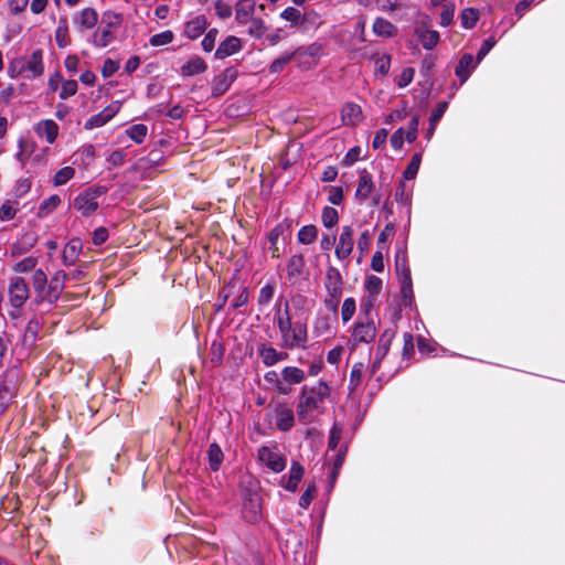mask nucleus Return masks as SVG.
<instances>
[{
    "mask_svg": "<svg viewBox=\"0 0 565 565\" xmlns=\"http://www.w3.org/2000/svg\"><path fill=\"white\" fill-rule=\"evenodd\" d=\"M331 395V387L326 381L303 385L297 403V416L301 424L313 423L324 412V403Z\"/></svg>",
    "mask_w": 565,
    "mask_h": 565,
    "instance_id": "nucleus-1",
    "label": "nucleus"
},
{
    "mask_svg": "<svg viewBox=\"0 0 565 565\" xmlns=\"http://www.w3.org/2000/svg\"><path fill=\"white\" fill-rule=\"evenodd\" d=\"M65 278V271L58 270L49 281L46 274L42 269H35L32 274L35 305L47 306L46 310L49 311L60 299L64 290Z\"/></svg>",
    "mask_w": 565,
    "mask_h": 565,
    "instance_id": "nucleus-2",
    "label": "nucleus"
},
{
    "mask_svg": "<svg viewBox=\"0 0 565 565\" xmlns=\"http://www.w3.org/2000/svg\"><path fill=\"white\" fill-rule=\"evenodd\" d=\"M395 269L401 285V296L405 306H412L414 301L413 280L407 262L405 246H398L395 252Z\"/></svg>",
    "mask_w": 565,
    "mask_h": 565,
    "instance_id": "nucleus-3",
    "label": "nucleus"
},
{
    "mask_svg": "<svg viewBox=\"0 0 565 565\" xmlns=\"http://www.w3.org/2000/svg\"><path fill=\"white\" fill-rule=\"evenodd\" d=\"M257 460L274 473H280L287 467V458L281 454L276 444L259 447Z\"/></svg>",
    "mask_w": 565,
    "mask_h": 565,
    "instance_id": "nucleus-4",
    "label": "nucleus"
},
{
    "mask_svg": "<svg viewBox=\"0 0 565 565\" xmlns=\"http://www.w3.org/2000/svg\"><path fill=\"white\" fill-rule=\"evenodd\" d=\"M280 345L285 350L307 349L308 329L306 323L295 322L280 333Z\"/></svg>",
    "mask_w": 565,
    "mask_h": 565,
    "instance_id": "nucleus-5",
    "label": "nucleus"
},
{
    "mask_svg": "<svg viewBox=\"0 0 565 565\" xmlns=\"http://www.w3.org/2000/svg\"><path fill=\"white\" fill-rule=\"evenodd\" d=\"M377 334L373 318L358 317L351 329L350 342L353 347L372 343Z\"/></svg>",
    "mask_w": 565,
    "mask_h": 565,
    "instance_id": "nucleus-6",
    "label": "nucleus"
},
{
    "mask_svg": "<svg viewBox=\"0 0 565 565\" xmlns=\"http://www.w3.org/2000/svg\"><path fill=\"white\" fill-rule=\"evenodd\" d=\"M30 298V288L23 277L13 276L8 284V299L10 306L20 310Z\"/></svg>",
    "mask_w": 565,
    "mask_h": 565,
    "instance_id": "nucleus-7",
    "label": "nucleus"
},
{
    "mask_svg": "<svg viewBox=\"0 0 565 565\" xmlns=\"http://www.w3.org/2000/svg\"><path fill=\"white\" fill-rule=\"evenodd\" d=\"M242 514L245 521L256 524L262 520V498L255 491H248L243 499Z\"/></svg>",
    "mask_w": 565,
    "mask_h": 565,
    "instance_id": "nucleus-8",
    "label": "nucleus"
},
{
    "mask_svg": "<svg viewBox=\"0 0 565 565\" xmlns=\"http://www.w3.org/2000/svg\"><path fill=\"white\" fill-rule=\"evenodd\" d=\"M103 193L100 189H88L75 198L74 207L81 212H94L100 206Z\"/></svg>",
    "mask_w": 565,
    "mask_h": 565,
    "instance_id": "nucleus-9",
    "label": "nucleus"
},
{
    "mask_svg": "<svg viewBox=\"0 0 565 565\" xmlns=\"http://www.w3.org/2000/svg\"><path fill=\"white\" fill-rule=\"evenodd\" d=\"M323 47L320 43H311L307 46H300L294 51L299 65L310 68L317 60L321 57Z\"/></svg>",
    "mask_w": 565,
    "mask_h": 565,
    "instance_id": "nucleus-10",
    "label": "nucleus"
},
{
    "mask_svg": "<svg viewBox=\"0 0 565 565\" xmlns=\"http://www.w3.org/2000/svg\"><path fill=\"white\" fill-rule=\"evenodd\" d=\"M257 352L263 364L267 367L274 366L279 362L288 360L289 358L287 351H279L270 343H260L257 347Z\"/></svg>",
    "mask_w": 565,
    "mask_h": 565,
    "instance_id": "nucleus-11",
    "label": "nucleus"
},
{
    "mask_svg": "<svg viewBox=\"0 0 565 565\" xmlns=\"http://www.w3.org/2000/svg\"><path fill=\"white\" fill-rule=\"evenodd\" d=\"M120 108L121 103L119 100L110 103L100 113L87 119L84 126L85 129L90 130L106 125L120 110Z\"/></svg>",
    "mask_w": 565,
    "mask_h": 565,
    "instance_id": "nucleus-12",
    "label": "nucleus"
},
{
    "mask_svg": "<svg viewBox=\"0 0 565 565\" xmlns=\"http://www.w3.org/2000/svg\"><path fill=\"white\" fill-rule=\"evenodd\" d=\"M21 63L28 78L39 77L44 72L42 51L40 50L34 51L29 57H21Z\"/></svg>",
    "mask_w": 565,
    "mask_h": 565,
    "instance_id": "nucleus-13",
    "label": "nucleus"
},
{
    "mask_svg": "<svg viewBox=\"0 0 565 565\" xmlns=\"http://www.w3.org/2000/svg\"><path fill=\"white\" fill-rule=\"evenodd\" d=\"M353 228L349 225L343 226L335 246L337 258L339 260H348L353 250Z\"/></svg>",
    "mask_w": 565,
    "mask_h": 565,
    "instance_id": "nucleus-14",
    "label": "nucleus"
},
{
    "mask_svg": "<svg viewBox=\"0 0 565 565\" xmlns=\"http://www.w3.org/2000/svg\"><path fill=\"white\" fill-rule=\"evenodd\" d=\"M275 425L280 431H289L295 425V413L286 404H278L275 408Z\"/></svg>",
    "mask_w": 565,
    "mask_h": 565,
    "instance_id": "nucleus-15",
    "label": "nucleus"
},
{
    "mask_svg": "<svg viewBox=\"0 0 565 565\" xmlns=\"http://www.w3.org/2000/svg\"><path fill=\"white\" fill-rule=\"evenodd\" d=\"M303 475L305 469L302 465L298 461H292L289 473L287 476L281 477L280 486L287 491L295 492L298 489V486L302 480Z\"/></svg>",
    "mask_w": 565,
    "mask_h": 565,
    "instance_id": "nucleus-16",
    "label": "nucleus"
},
{
    "mask_svg": "<svg viewBox=\"0 0 565 565\" xmlns=\"http://www.w3.org/2000/svg\"><path fill=\"white\" fill-rule=\"evenodd\" d=\"M282 383L285 387L288 388V395L292 392V386L301 384L306 377L307 373L305 370L298 366H285L281 370Z\"/></svg>",
    "mask_w": 565,
    "mask_h": 565,
    "instance_id": "nucleus-17",
    "label": "nucleus"
},
{
    "mask_svg": "<svg viewBox=\"0 0 565 565\" xmlns=\"http://www.w3.org/2000/svg\"><path fill=\"white\" fill-rule=\"evenodd\" d=\"M73 23L79 30L93 29L98 21V14L93 8H85L76 12L73 18Z\"/></svg>",
    "mask_w": 565,
    "mask_h": 565,
    "instance_id": "nucleus-18",
    "label": "nucleus"
},
{
    "mask_svg": "<svg viewBox=\"0 0 565 565\" xmlns=\"http://www.w3.org/2000/svg\"><path fill=\"white\" fill-rule=\"evenodd\" d=\"M255 13L254 0H238L235 4V20L239 25L247 24Z\"/></svg>",
    "mask_w": 565,
    "mask_h": 565,
    "instance_id": "nucleus-19",
    "label": "nucleus"
},
{
    "mask_svg": "<svg viewBox=\"0 0 565 565\" xmlns=\"http://www.w3.org/2000/svg\"><path fill=\"white\" fill-rule=\"evenodd\" d=\"M374 190L372 175L369 171L362 170L359 173L358 186L355 196L361 201L369 199Z\"/></svg>",
    "mask_w": 565,
    "mask_h": 565,
    "instance_id": "nucleus-20",
    "label": "nucleus"
},
{
    "mask_svg": "<svg viewBox=\"0 0 565 565\" xmlns=\"http://www.w3.org/2000/svg\"><path fill=\"white\" fill-rule=\"evenodd\" d=\"M209 22L205 15H196L184 25V34L191 40L198 39L207 29Z\"/></svg>",
    "mask_w": 565,
    "mask_h": 565,
    "instance_id": "nucleus-21",
    "label": "nucleus"
},
{
    "mask_svg": "<svg viewBox=\"0 0 565 565\" xmlns=\"http://www.w3.org/2000/svg\"><path fill=\"white\" fill-rule=\"evenodd\" d=\"M35 132L39 137L45 138L47 143H53L58 134V126L52 119H43L35 126Z\"/></svg>",
    "mask_w": 565,
    "mask_h": 565,
    "instance_id": "nucleus-22",
    "label": "nucleus"
},
{
    "mask_svg": "<svg viewBox=\"0 0 565 565\" xmlns=\"http://www.w3.org/2000/svg\"><path fill=\"white\" fill-rule=\"evenodd\" d=\"M241 49V40L236 36H227L216 49L215 57L225 58L238 52Z\"/></svg>",
    "mask_w": 565,
    "mask_h": 565,
    "instance_id": "nucleus-23",
    "label": "nucleus"
},
{
    "mask_svg": "<svg viewBox=\"0 0 565 565\" xmlns=\"http://www.w3.org/2000/svg\"><path fill=\"white\" fill-rule=\"evenodd\" d=\"M235 79V72L233 70H225L218 76L215 77L213 83V95H223L232 85Z\"/></svg>",
    "mask_w": 565,
    "mask_h": 565,
    "instance_id": "nucleus-24",
    "label": "nucleus"
},
{
    "mask_svg": "<svg viewBox=\"0 0 565 565\" xmlns=\"http://www.w3.org/2000/svg\"><path fill=\"white\" fill-rule=\"evenodd\" d=\"M415 33L423 47L426 50H433L439 42V33L426 26H418Z\"/></svg>",
    "mask_w": 565,
    "mask_h": 565,
    "instance_id": "nucleus-25",
    "label": "nucleus"
},
{
    "mask_svg": "<svg viewBox=\"0 0 565 565\" xmlns=\"http://www.w3.org/2000/svg\"><path fill=\"white\" fill-rule=\"evenodd\" d=\"M341 117L345 125L355 126L362 120V109L356 104L348 103L342 107Z\"/></svg>",
    "mask_w": 565,
    "mask_h": 565,
    "instance_id": "nucleus-26",
    "label": "nucleus"
},
{
    "mask_svg": "<svg viewBox=\"0 0 565 565\" xmlns=\"http://www.w3.org/2000/svg\"><path fill=\"white\" fill-rule=\"evenodd\" d=\"M274 322L278 328L279 333L287 331V328L292 324L289 303L286 301L284 307L279 306L274 315Z\"/></svg>",
    "mask_w": 565,
    "mask_h": 565,
    "instance_id": "nucleus-27",
    "label": "nucleus"
},
{
    "mask_svg": "<svg viewBox=\"0 0 565 565\" xmlns=\"http://www.w3.org/2000/svg\"><path fill=\"white\" fill-rule=\"evenodd\" d=\"M332 317L330 315L319 313L312 324V331L316 337L330 335L332 333Z\"/></svg>",
    "mask_w": 565,
    "mask_h": 565,
    "instance_id": "nucleus-28",
    "label": "nucleus"
},
{
    "mask_svg": "<svg viewBox=\"0 0 565 565\" xmlns=\"http://www.w3.org/2000/svg\"><path fill=\"white\" fill-rule=\"evenodd\" d=\"M83 243L79 238H72L64 247L63 260L66 266L73 265L82 252Z\"/></svg>",
    "mask_w": 565,
    "mask_h": 565,
    "instance_id": "nucleus-29",
    "label": "nucleus"
},
{
    "mask_svg": "<svg viewBox=\"0 0 565 565\" xmlns=\"http://www.w3.org/2000/svg\"><path fill=\"white\" fill-rule=\"evenodd\" d=\"M305 258L302 255H292L287 263V276L289 280H297L302 275Z\"/></svg>",
    "mask_w": 565,
    "mask_h": 565,
    "instance_id": "nucleus-30",
    "label": "nucleus"
},
{
    "mask_svg": "<svg viewBox=\"0 0 565 565\" xmlns=\"http://www.w3.org/2000/svg\"><path fill=\"white\" fill-rule=\"evenodd\" d=\"M476 64L477 62L475 63V58L471 54L462 55L456 67V75L461 79V83L468 79Z\"/></svg>",
    "mask_w": 565,
    "mask_h": 565,
    "instance_id": "nucleus-31",
    "label": "nucleus"
},
{
    "mask_svg": "<svg viewBox=\"0 0 565 565\" xmlns=\"http://www.w3.org/2000/svg\"><path fill=\"white\" fill-rule=\"evenodd\" d=\"M207 459L210 469L214 472L218 471L224 460V454L218 444H210L207 449Z\"/></svg>",
    "mask_w": 565,
    "mask_h": 565,
    "instance_id": "nucleus-32",
    "label": "nucleus"
},
{
    "mask_svg": "<svg viewBox=\"0 0 565 565\" xmlns=\"http://www.w3.org/2000/svg\"><path fill=\"white\" fill-rule=\"evenodd\" d=\"M394 337H395V331L393 329H386L381 334V337L379 339V344L375 349V355L379 359H384L387 355Z\"/></svg>",
    "mask_w": 565,
    "mask_h": 565,
    "instance_id": "nucleus-33",
    "label": "nucleus"
},
{
    "mask_svg": "<svg viewBox=\"0 0 565 565\" xmlns=\"http://www.w3.org/2000/svg\"><path fill=\"white\" fill-rule=\"evenodd\" d=\"M205 70V62L201 57L195 56L181 67V74L182 76L189 77L203 73Z\"/></svg>",
    "mask_w": 565,
    "mask_h": 565,
    "instance_id": "nucleus-34",
    "label": "nucleus"
},
{
    "mask_svg": "<svg viewBox=\"0 0 565 565\" xmlns=\"http://www.w3.org/2000/svg\"><path fill=\"white\" fill-rule=\"evenodd\" d=\"M114 40L111 28L108 25L96 30L93 34V44L97 47H106Z\"/></svg>",
    "mask_w": 565,
    "mask_h": 565,
    "instance_id": "nucleus-35",
    "label": "nucleus"
},
{
    "mask_svg": "<svg viewBox=\"0 0 565 565\" xmlns=\"http://www.w3.org/2000/svg\"><path fill=\"white\" fill-rule=\"evenodd\" d=\"M264 380L267 384L274 387L280 395H288V388L282 383L281 373L276 371H268L264 375Z\"/></svg>",
    "mask_w": 565,
    "mask_h": 565,
    "instance_id": "nucleus-36",
    "label": "nucleus"
},
{
    "mask_svg": "<svg viewBox=\"0 0 565 565\" xmlns=\"http://www.w3.org/2000/svg\"><path fill=\"white\" fill-rule=\"evenodd\" d=\"M55 42L63 49L70 44L68 25L66 19H61L55 30Z\"/></svg>",
    "mask_w": 565,
    "mask_h": 565,
    "instance_id": "nucleus-37",
    "label": "nucleus"
},
{
    "mask_svg": "<svg viewBox=\"0 0 565 565\" xmlns=\"http://www.w3.org/2000/svg\"><path fill=\"white\" fill-rule=\"evenodd\" d=\"M379 297L364 294L360 300V312L358 317L373 318L372 311L375 308V303Z\"/></svg>",
    "mask_w": 565,
    "mask_h": 565,
    "instance_id": "nucleus-38",
    "label": "nucleus"
},
{
    "mask_svg": "<svg viewBox=\"0 0 565 565\" xmlns=\"http://www.w3.org/2000/svg\"><path fill=\"white\" fill-rule=\"evenodd\" d=\"M447 109V103L446 102H441L439 103L436 108L434 109L430 118H429V128L427 130V138L430 139L436 127H437V124L438 121L441 119V117L444 116L445 111Z\"/></svg>",
    "mask_w": 565,
    "mask_h": 565,
    "instance_id": "nucleus-39",
    "label": "nucleus"
},
{
    "mask_svg": "<svg viewBox=\"0 0 565 565\" xmlns=\"http://www.w3.org/2000/svg\"><path fill=\"white\" fill-rule=\"evenodd\" d=\"M364 373V364L363 363H355L352 366L351 373H350V381H349V390L351 392H354L360 384L362 383Z\"/></svg>",
    "mask_w": 565,
    "mask_h": 565,
    "instance_id": "nucleus-40",
    "label": "nucleus"
},
{
    "mask_svg": "<svg viewBox=\"0 0 565 565\" xmlns=\"http://www.w3.org/2000/svg\"><path fill=\"white\" fill-rule=\"evenodd\" d=\"M36 243V237L33 233H26L22 237V242L18 244H13L11 247L12 255H21L22 253L26 252L29 248H31Z\"/></svg>",
    "mask_w": 565,
    "mask_h": 565,
    "instance_id": "nucleus-41",
    "label": "nucleus"
},
{
    "mask_svg": "<svg viewBox=\"0 0 565 565\" xmlns=\"http://www.w3.org/2000/svg\"><path fill=\"white\" fill-rule=\"evenodd\" d=\"M297 236H298L299 243L309 245L317 239L318 230L315 225H306L299 230Z\"/></svg>",
    "mask_w": 565,
    "mask_h": 565,
    "instance_id": "nucleus-42",
    "label": "nucleus"
},
{
    "mask_svg": "<svg viewBox=\"0 0 565 565\" xmlns=\"http://www.w3.org/2000/svg\"><path fill=\"white\" fill-rule=\"evenodd\" d=\"M460 18L465 29H472L479 20V11L475 8H466L461 11Z\"/></svg>",
    "mask_w": 565,
    "mask_h": 565,
    "instance_id": "nucleus-43",
    "label": "nucleus"
},
{
    "mask_svg": "<svg viewBox=\"0 0 565 565\" xmlns=\"http://www.w3.org/2000/svg\"><path fill=\"white\" fill-rule=\"evenodd\" d=\"M383 281L377 276H369L364 282V294L379 297L380 291L382 290Z\"/></svg>",
    "mask_w": 565,
    "mask_h": 565,
    "instance_id": "nucleus-44",
    "label": "nucleus"
},
{
    "mask_svg": "<svg viewBox=\"0 0 565 565\" xmlns=\"http://www.w3.org/2000/svg\"><path fill=\"white\" fill-rule=\"evenodd\" d=\"M373 31L381 36H391L395 28L390 21L377 18L373 23Z\"/></svg>",
    "mask_w": 565,
    "mask_h": 565,
    "instance_id": "nucleus-45",
    "label": "nucleus"
},
{
    "mask_svg": "<svg viewBox=\"0 0 565 565\" xmlns=\"http://www.w3.org/2000/svg\"><path fill=\"white\" fill-rule=\"evenodd\" d=\"M356 311V302L352 297L345 298L341 307V319L343 323H348Z\"/></svg>",
    "mask_w": 565,
    "mask_h": 565,
    "instance_id": "nucleus-46",
    "label": "nucleus"
},
{
    "mask_svg": "<svg viewBox=\"0 0 565 565\" xmlns=\"http://www.w3.org/2000/svg\"><path fill=\"white\" fill-rule=\"evenodd\" d=\"M75 175V170L72 167H64L60 169L53 177V184L61 186L67 183Z\"/></svg>",
    "mask_w": 565,
    "mask_h": 565,
    "instance_id": "nucleus-47",
    "label": "nucleus"
},
{
    "mask_svg": "<svg viewBox=\"0 0 565 565\" xmlns=\"http://www.w3.org/2000/svg\"><path fill=\"white\" fill-rule=\"evenodd\" d=\"M280 18L284 19L285 21H288L290 23V26H297L298 24H300L302 22L301 12L294 7L286 8L280 13Z\"/></svg>",
    "mask_w": 565,
    "mask_h": 565,
    "instance_id": "nucleus-48",
    "label": "nucleus"
},
{
    "mask_svg": "<svg viewBox=\"0 0 565 565\" xmlns=\"http://www.w3.org/2000/svg\"><path fill=\"white\" fill-rule=\"evenodd\" d=\"M420 162H422V154L420 153H415L412 157V160H411L409 164L407 166L406 170L403 173L404 180H413V179H415V177H416V174H417V172L419 170Z\"/></svg>",
    "mask_w": 565,
    "mask_h": 565,
    "instance_id": "nucleus-49",
    "label": "nucleus"
},
{
    "mask_svg": "<svg viewBox=\"0 0 565 565\" xmlns=\"http://www.w3.org/2000/svg\"><path fill=\"white\" fill-rule=\"evenodd\" d=\"M235 288L234 282H228L220 292L215 302V309L216 311L223 310L224 306L226 305V301L228 298L233 295Z\"/></svg>",
    "mask_w": 565,
    "mask_h": 565,
    "instance_id": "nucleus-50",
    "label": "nucleus"
},
{
    "mask_svg": "<svg viewBox=\"0 0 565 565\" xmlns=\"http://www.w3.org/2000/svg\"><path fill=\"white\" fill-rule=\"evenodd\" d=\"M249 23L250 25L248 28V34L255 39L263 38L267 31V25L265 24V22L262 19L256 18L252 19Z\"/></svg>",
    "mask_w": 565,
    "mask_h": 565,
    "instance_id": "nucleus-51",
    "label": "nucleus"
},
{
    "mask_svg": "<svg viewBox=\"0 0 565 565\" xmlns=\"http://www.w3.org/2000/svg\"><path fill=\"white\" fill-rule=\"evenodd\" d=\"M173 39H174L173 32L170 30H167V31H163V32L152 35L149 39V43L151 46H162V45H167V44L171 43L173 41Z\"/></svg>",
    "mask_w": 565,
    "mask_h": 565,
    "instance_id": "nucleus-52",
    "label": "nucleus"
},
{
    "mask_svg": "<svg viewBox=\"0 0 565 565\" xmlns=\"http://www.w3.org/2000/svg\"><path fill=\"white\" fill-rule=\"evenodd\" d=\"M324 286H343L342 276L338 268L333 266L327 268Z\"/></svg>",
    "mask_w": 565,
    "mask_h": 565,
    "instance_id": "nucleus-53",
    "label": "nucleus"
},
{
    "mask_svg": "<svg viewBox=\"0 0 565 565\" xmlns=\"http://www.w3.org/2000/svg\"><path fill=\"white\" fill-rule=\"evenodd\" d=\"M148 128L142 124H137L127 129V135L131 140L141 143L146 138Z\"/></svg>",
    "mask_w": 565,
    "mask_h": 565,
    "instance_id": "nucleus-54",
    "label": "nucleus"
},
{
    "mask_svg": "<svg viewBox=\"0 0 565 565\" xmlns=\"http://www.w3.org/2000/svg\"><path fill=\"white\" fill-rule=\"evenodd\" d=\"M38 265V258L34 256H29L18 262L13 266V270L17 273H29L35 269Z\"/></svg>",
    "mask_w": 565,
    "mask_h": 565,
    "instance_id": "nucleus-55",
    "label": "nucleus"
},
{
    "mask_svg": "<svg viewBox=\"0 0 565 565\" xmlns=\"http://www.w3.org/2000/svg\"><path fill=\"white\" fill-rule=\"evenodd\" d=\"M274 295H275L274 285L266 284L259 290L258 298H257L258 305L260 307L267 306L273 300Z\"/></svg>",
    "mask_w": 565,
    "mask_h": 565,
    "instance_id": "nucleus-56",
    "label": "nucleus"
},
{
    "mask_svg": "<svg viewBox=\"0 0 565 565\" xmlns=\"http://www.w3.org/2000/svg\"><path fill=\"white\" fill-rule=\"evenodd\" d=\"M296 58L294 51L291 53H286L279 57H277L269 66V71L271 73L281 72L285 66L292 60Z\"/></svg>",
    "mask_w": 565,
    "mask_h": 565,
    "instance_id": "nucleus-57",
    "label": "nucleus"
},
{
    "mask_svg": "<svg viewBox=\"0 0 565 565\" xmlns=\"http://www.w3.org/2000/svg\"><path fill=\"white\" fill-rule=\"evenodd\" d=\"M77 82L75 79L63 81L60 90V98L67 99L74 96L77 92Z\"/></svg>",
    "mask_w": 565,
    "mask_h": 565,
    "instance_id": "nucleus-58",
    "label": "nucleus"
},
{
    "mask_svg": "<svg viewBox=\"0 0 565 565\" xmlns=\"http://www.w3.org/2000/svg\"><path fill=\"white\" fill-rule=\"evenodd\" d=\"M456 6L454 3H445L440 13V25L448 26L452 23Z\"/></svg>",
    "mask_w": 565,
    "mask_h": 565,
    "instance_id": "nucleus-59",
    "label": "nucleus"
},
{
    "mask_svg": "<svg viewBox=\"0 0 565 565\" xmlns=\"http://www.w3.org/2000/svg\"><path fill=\"white\" fill-rule=\"evenodd\" d=\"M32 181L30 178H22L15 182L13 193L17 198H22L31 190Z\"/></svg>",
    "mask_w": 565,
    "mask_h": 565,
    "instance_id": "nucleus-60",
    "label": "nucleus"
},
{
    "mask_svg": "<svg viewBox=\"0 0 565 565\" xmlns=\"http://www.w3.org/2000/svg\"><path fill=\"white\" fill-rule=\"evenodd\" d=\"M341 437L342 428L339 425L334 424L330 429L328 448L331 450H335L341 440Z\"/></svg>",
    "mask_w": 565,
    "mask_h": 565,
    "instance_id": "nucleus-61",
    "label": "nucleus"
},
{
    "mask_svg": "<svg viewBox=\"0 0 565 565\" xmlns=\"http://www.w3.org/2000/svg\"><path fill=\"white\" fill-rule=\"evenodd\" d=\"M391 67V57L382 55L375 61V73L385 76Z\"/></svg>",
    "mask_w": 565,
    "mask_h": 565,
    "instance_id": "nucleus-62",
    "label": "nucleus"
},
{
    "mask_svg": "<svg viewBox=\"0 0 565 565\" xmlns=\"http://www.w3.org/2000/svg\"><path fill=\"white\" fill-rule=\"evenodd\" d=\"M217 33L216 29H211L203 38L201 44L205 52H211L214 49Z\"/></svg>",
    "mask_w": 565,
    "mask_h": 565,
    "instance_id": "nucleus-63",
    "label": "nucleus"
},
{
    "mask_svg": "<svg viewBox=\"0 0 565 565\" xmlns=\"http://www.w3.org/2000/svg\"><path fill=\"white\" fill-rule=\"evenodd\" d=\"M328 201L331 204L339 205L343 200V190L340 186H328Z\"/></svg>",
    "mask_w": 565,
    "mask_h": 565,
    "instance_id": "nucleus-64",
    "label": "nucleus"
}]
</instances>
